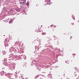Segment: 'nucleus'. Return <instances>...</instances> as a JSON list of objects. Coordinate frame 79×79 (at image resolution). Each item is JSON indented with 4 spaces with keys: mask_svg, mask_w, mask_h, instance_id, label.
I'll list each match as a JSON object with an SVG mask.
<instances>
[{
    "mask_svg": "<svg viewBox=\"0 0 79 79\" xmlns=\"http://www.w3.org/2000/svg\"><path fill=\"white\" fill-rule=\"evenodd\" d=\"M41 27H42V26H40L38 27V28L37 29V31H38V32H43V30H41Z\"/></svg>",
    "mask_w": 79,
    "mask_h": 79,
    "instance_id": "nucleus-1",
    "label": "nucleus"
},
{
    "mask_svg": "<svg viewBox=\"0 0 79 79\" xmlns=\"http://www.w3.org/2000/svg\"><path fill=\"white\" fill-rule=\"evenodd\" d=\"M13 12V11L10 10V11H9V14H11V13H12Z\"/></svg>",
    "mask_w": 79,
    "mask_h": 79,
    "instance_id": "nucleus-2",
    "label": "nucleus"
},
{
    "mask_svg": "<svg viewBox=\"0 0 79 79\" xmlns=\"http://www.w3.org/2000/svg\"><path fill=\"white\" fill-rule=\"evenodd\" d=\"M20 11H21V10L19 9H18L17 10V12H19Z\"/></svg>",
    "mask_w": 79,
    "mask_h": 79,
    "instance_id": "nucleus-3",
    "label": "nucleus"
},
{
    "mask_svg": "<svg viewBox=\"0 0 79 79\" xmlns=\"http://www.w3.org/2000/svg\"><path fill=\"white\" fill-rule=\"evenodd\" d=\"M12 22H13V20L11 19L9 21V23H12Z\"/></svg>",
    "mask_w": 79,
    "mask_h": 79,
    "instance_id": "nucleus-4",
    "label": "nucleus"
},
{
    "mask_svg": "<svg viewBox=\"0 0 79 79\" xmlns=\"http://www.w3.org/2000/svg\"><path fill=\"white\" fill-rule=\"evenodd\" d=\"M50 27H56V26L55 25H51L50 26Z\"/></svg>",
    "mask_w": 79,
    "mask_h": 79,
    "instance_id": "nucleus-5",
    "label": "nucleus"
},
{
    "mask_svg": "<svg viewBox=\"0 0 79 79\" xmlns=\"http://www.w3.org/2000/svg\"><path fill=\"white\" fill-rule=\"evenodd\" d=\"M42 35H45L46 34V33L45 32H43V33H42Z\"/></svg>",
    "mask_w": 79,
    "mask_h": 79,
    "instance_id": "nucleus-6",
    "label": "nucleus"
},
{
    "mask_svg": "<svg viewBox=\"0 0 79 79\" xmlns=\"http://www.w3.org/2000/svg\"><path fill=\"white\" fill-rule=\"evenodd\" d=\"M26 5H27V6H29V2H27L26 3Z\"/></svg>",
    "mask_w": 79,
    "mask_h": 79,
    "instance_id": "nucleus-7",
    "label": "nucleus"
},
{
    "mask_svg": "<svg viewBox=\"0 0 79 79\" xmlns=\"http://www.w3.org/2000/svg\"><path fill=\"white\" fill-rule=\"evenodd\" d=\"M35 77H36V78L39 77V76L38 75L36 76Z\"/></svg>",
    "mask_w": 79,
    "mask_h": 79,
    "instance_id": "nucleus-8",
    "label": "nucleus"
},
{
    "mask_svg": "<svg viewBox=\"0 0 79 79\" xmlns=\"http://www.w3.org/2000/svg\"><path fill=\"white\" fill-rule=\"evenodd\" d=\"M53 29H54V28H53V29H52V31H54V30H53Z\"/></svg>",
    "mask_w": 79,
    "mask_h": 79,
    "instance_id": "nucleus-9",
    "label": "nucleus"
},
{
    "mask_svg": "<svg viewBox=\"0 0 79 79\" xmlns=\"http://www.w3.org/2000/svg\"><path fill=\"white\" fill-rule=\"evenodd\" d=\"M23 1V2H26V0H22Z\"/></svg>",
    "mask_w": 79,
    "mask_h": 79,
    "instance_id": "nucleus-10",
    "label": "nucleus"
},
{
    "mask_svg": "<svg viewBox=\"0 0 79 79\" xmlns=\"http://www.w3.org/2000/svg\"><path fill=\"white\" fill-rule=\"evenodd\" d=\"M16 78H17V76H16Z\"/></svg>",
    "mask_w": 79,
    "mask_h": 79,
    "instance_id": "nucleus-11",
    "label": "nucleus"
},
{
    "mask_svg": "<svg viewBox=\"0 0 79 79\" xmlns=\"http://www.w3.org/2000/svg\"><path fill=\"white\" fill-rule=\"evenodd\" d=\"M37 49H39L38 48H37Z\"/></svg>",
    "mask_w": 79,
    "mask_h": 79,
    "instance_id": "nucleus-12",
    "label": "nucleus"
},
{
    "mask_svg": "<svg viewBox=\"0 0 79 79\" xmlns=\"http://www.w3.org/2000/svg\"><path fill=\"white\" fill-rule=\"evenodd\" d=\"M71 37H70V38H71Z\"/></svg>",
    "mask_w": 79,
    "mask_h": 79,
    "instance_id": "nucleus-13",
    "label": "nucleus"
},
{
    "mask_svg": "<svg viewBox=\"0 0 79 79\" xmlns=\"http://www.w3.org/2000/svg\"><path fill=\"white\" fill-rule=\"evenodd\" d=\"M38 69H39L38 68H37Z\"/></svg>",
    "mask_w": 79,
    "mask_h": 79,
    "instance_id": "nucleus-14",
    "label": "nucleus"
}]
</instances>
